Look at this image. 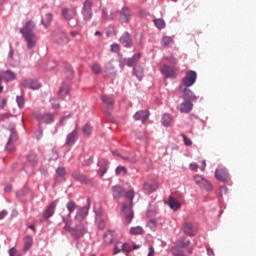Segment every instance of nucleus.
I'll list each match as a JSON object with an SVG mask.
<instances>
[{"instance_id": "nucleus-12", "label": "nucleus", "mask_w": 256, "mask_h": 256, "mask_svg": "<svg viewBox=\"0 0 256 256\" xmlns=\"http://www.w3.org/2000/svg\"><path fill=\"white\" fill-rule=\"evenodd\" d=\"M57 207V203L56 202H52L50 203L45 211H44V216H42L41 221L47 220L48 218H50L51 216H53L55 209Z\"/></svg>"}, {"instance_id": "nucleus-57", "label": "nucleus", "mask_w": 256, "mask_h": 256, "mask_svg": "<svg viewBox=\"0 0 256 256\" xmlns=\"http://www.w3.org/2000/svg\"><path fill=\"white\" fill-rule=\"evenodd\" d=\"M122 251L130 252L131 251V247L127 243H122Z\"/></svg>"}, {"instance_id": "nucleus-27", "label": "nucleus", "mask_w": 256, "mask_h": 256, "mask_svg": "<svg viewBox=\"0 0 256 256\" xmlns=\"http://www.w3.org/2000/svg\"><path fill=\"white\" fill-rule=\"evenodd\" d=\"M167 204L173 210H179L181 208L180 203L172 196L168 199Z\"/></svg>"}, {"instance_id": "nucleus-48", "label": "nucleus", "mask_w": 256, "mask_h": 256, "mask_svg": "<svg viewBox=\"0 0 256 256\" xmlns=\"http://www.w3.org/2000/svg\"><path fill=\"white\" fill-rule=\"evenodd\" d=\"M135 76L138 77V80L141 81L144 77L143 70L134 69Z\"/></svg>"}, {"instance_id": "nucleus-32", "label": "nucleus", "mask_w": 256, "mask_h": 256, "mask_svg": "<svg viewBox=\"0 0 256 256\" xmlns=\"http://www.w3.org/2000/svg\"><path fill=\"white\" fill-rule=\"evenodd\" d=\"M172 122H173V119H172V117L170 115H168V114L163 115V117H162V125L164 127L171 126Z\"/></svg>"}, {"instance_id": "nucleus-61", "label": "nucleus", "mask_w": 256, "mask_h": 256, "mask_svg": "<svg viewBox=\"0 0 256 256\" xmlns=\"http://www.w3.org/2000/svg\"><path fill=\"white\" fill-rule=\"evenodd\" d=\"M102 17H103L104 20L114 19L113 16H108V15H107L106 10H103V15H102Z\"/></svg>"}, {"instance_id": "nucleus-10", "label": "nucleus", "mask_w": 256, "mask_h": 256, "mask_svg": "<svg viewBox=\"0 0 256 256\" xmlns=\"http://www.w3.org/2000/svg\"><path fill=\"white\" fill-rule=\"evenodd\" d=\"M157 189H159V183L156 181L145 182V184L143 185V190L147 194H152V193L156 192Z\"/></svg>"}, {"instance_id": "nucleus-14", "label": "nucleus", "mask_w": 256, "mask_h": 256, "mask_svg": "<svg viewBox=\"0 0 256 256\" xmlns=\"http://www.w3.org/2000/svg\"><path fill=\"white\" fill-rule=\"evenodd\" d=\"M122 213H124L125 219L127 223H131L134 218V213L132 211L131 205H122Z\"/></svg>"}, {"instance_id": "nucleus-37", "label": "nucleus", "mask_w": 256, "mask_h": 256, "mask_svg": "<svg viewBox=\"0 0 256 256\" xmlns=\"http://www.w3.org/2000/svg\"><path fill=\"white\" fill-rule=\"evenodd\" d=\"M200 187L202 189H205L207 191H210L212 189V184L210 182H208L207 179H203L202 183L200 184Z\"/></svg>"}, {"instance_id": "nucleus-45", "label": "nucleus", "mask_w": 256, "mask_h": 256, "mask_svg": "<svg viewBox=\"0 0 256 256\" xmlns=\"http://www.w3.org/2000/svg\"><path fill=\"white\" fill-rule=\"evenodd\" d=\"M125 197H126L127 199H129L130 202H132L133 199H134V197H135V191H134V190H129V191H127V192L125 193Z\"/></svg>"}, {"instance_id": "nucleus-13", "label": "nucleus", "mask_w": 256, "mask_h": 256, "mask_svg": "<svg viewBox=\"0 0 256 256\" xmlns=\"http://www.w3.org/2000/svg\"><path fill=\"white\" fill-rule=\"evenodd\" d=\"M22 86L31 90H39L41 88V83L37 80L28 79L22 82Z\"/></svg>"}, {"instance_id": "nucleus-49", "label": "nucleus", "mask_w": 256, "mask_h": 256, "mask_svg": "<svg viewBox=\"0 0 256 256\" xmlns=\"http://www.w3.org/2000/svg\"><path fill=\"white\" fill-rule=\"evenodd\" d=\"M165 59L171 65H176V63H177V59L173 55H170V56L166 57Z\"/></svg>"}, {"instance_id": "nucleus-23", "label": "nucleus", "mask_w": 256, "mask_h": 256, "mask_svg": "<svg viewBox=\"0 0 256 256\" xmlns=\"http://www.w3.org/2000/svg\"><path fill=\"white\" fill-rule=\"evenodd\" d=\"M88 209H89L88 206L79 209L78 212L76 213L75 219L78 221H83L85 217L88 215Z\"/></svg>"}, {"instance_id": "nucleus-44", "label": "nucleus", "mask_w": 256, "mask_h": 256, "mask_svg": "<svg viewBox=\"0 0 256 256\" xmlns=\"http://www.w3.org/2000/svg\"><path fill=\"white\" fill-rule=\"evenodd\" d=\"M82 132L86 135L89 136L92 132V127L89 124H86L83 128H82Z\"/></svg>"}, {"instance_id": "nucleus-59", "label": "nucleus", "mask_w": 256, "mask_h": 256, "mask_svg": "<svg viewBox=\"0 0 256 256\" xmlns=\"http://www.w3.org/2000/svg\"><path fill=\"white\" fill-rule=\"evenodd\" d=\"M12 191L11 184H4V192L9 193Z\"/></svg>"}, {"instance_id": "nucleus-53", "label": "nucleus", "mask_w": 256, "mask_h": 256, "mask_svg": "<svg viewBox=\"0 0 256 256\" xmlns=\"http://www.w3.org/2000/svg\"><path fill=\"white\" fill-rule=\"evenodd\" d=\"M10 256H21V253L17 251L14 247L9 250Z\"/></svg>"}, {"instance_id": "nucleus-55", "label": "nucleus", "mask_w": 256, "mask_h": 256, "mask_svg": "<svg viewBox=\"0 0 256 256\" xmlns=\"http://www.w3.org/2000/svg\"><path fill=\"white\" fill-rule=\"evenodd\" d=\"M182 137L184 138V143L187 147H191V145H193L191 139H189L186 135H182Z\"/></svg>"}, {"instance_id": "nucleus-46", "label": "nucleus", "mask_w": 256, "mask_h": 256, "mask_svg": "<svg viewBox=\"0 0 256 256\" xmlns=\"http://www.w3.org/2000/svg\"><path fill=\"white\" fill-rule=\"evenodd\" d=\"M121 251H123V246L121 242L116 243V247L114 248V255L119 254Z\"/></svg>"}, {"instance_id": "nucleus-36", "label": "nucleus", "mask_w": 256, "mask_h": 256, "mask_svg": "<svg viewBox=\"0 0 256 256\" xmlns=\"http://www.w3.org/2000/svg\"><path fill=\"white\" fill-rule=\"evenodd\" d=\"M91 69H92L93 73L96 74V75L102 74L101 65L98 64V63H94V64L91 66Z\"/></svg>"}, {"instance_id": "nucleus-60", "label": "nucleus", "mask_w": 256, "mask_h": 256, "mask_svg": "<svg viewBox=\"0 0 256 256\" xmlns=\"http://www.w3.org/2000/svg\"><path fill=\"white\" fill-rule=\"evenodd\" d=\"M206 166H207V164H206V161H205V160L200 161V166H199V168H200L201 171H205Z\"/></svg>"}, {"instance_id": "nucleus-8", "label": "nucleus", "mask_w": 256, "mask_h": 256, "mask_svg": "<svg viewBox=\"0 0 256 256\" xmlns=\"http://www.w3.org/2000/svg\"><path fill=\"white\" fill-rule=\"evenodd\" d=\"M215 178L218 181L227 183L230 180V175L226 168H220L215 170Z\"/></svg>"}, {"instance_id": "nucleus-56", "label": "nucleus", "mask_w": 256, "mask_h": 256, "mask_svg": "<svg viewBox=\"0 0 256 256\" xmlns=\"http://www.w3.org/2000/svg\"><path fill=\"white\" fill-rule=\"evenodd\" d=\"M111 51L114 53H118L120 51V45L115 43L111 46Z\"/></svg>"}, {"instance_id": "nucleus-3", "label": "nucleus", "mask_w": 256, "mask_h": 256, "mask_svg": "<svg viewBox=\"0 0 256 256\" xmlns=\"http://www.w3.org/2000/svg\"><path fill=\"white\" fill-rule=\"evenodd\" d=\"M93 0H84L83 5H82V15L84 21L88 22L92 19L93 17Z\"/></svg>"}, {"instance_id": "nucleus-9", "label": "nucleus", "mask_w": 256, "mask_h": 256, "mask_svg": "<svg viewBox=\"0 0 256 256\" xmlns=\"http://www.w3.org/2000/svg\"><path fill=\"white\" fill-rule=\"evenodd\" d=\"M190 240L183 237L180 240H178V246L173 248V254L174 256H185L182 251L179 250V248H185L189 246Z\"/></svg>"}, {"instance_id": "nucleus-50", "label": "nucleus", "mask_w": 256, "mask_h": 256, "mask_svg": "<svg viewBox=\"0 0 256 256\" xmlns=\"http://www.w3.org/2000/svg\"><path fill=\"white\" fill-rule=\"evenodd\" d=\"M122 160L127 161L130 164H135L137 159L135 157H124L122 156Z\"/></svg>"}, {"instance_id": "nucleus-38", "label": "nucleus", "mask_w": 256, "mask_h": 256, "mask_svg": "<svg viewBox=\"0 0 256 256\" xmlns=\"http://www.w3.org/2000/svg\"><path fill=\"white\" fill-rule=\"evenodd\" d=\"M67 210L69 211V215L77 209V204L73 201H70L66 205Z\"/></svg>"}, {"instance_id": "nucleus-29", "label": "nucleus", "mask_w": 256, "mask_h": 256, "mask_svg": "<svg viewBox=\"0 0 256 256\" xmlns=\"http://www.w3.org/2000/svg\"><path fill=\"white\" fill-rule=\"evenodd\" d=\"M113 240H114V233L113 231H107L105 234H104V242L105 244L107 245H111L113 243Z\"/></svg>"}, {"instance_id": "nucleus-64", "label": "nucleus", "mask_w": 256, "mask_h": 256, "mask_svg": "<svg viewBox=\"0 0 256 256\" xmlns=\"http://www.w3.org/2000/svg\"><path fill=\"white\" fill-rule=\"evenodd\" d=\"M198 168H199V166L196 163H191L190 164V169L192 171H197Z\"/></svg>"}, {"instance_id": "nucleus-63", "label": "nucleus", "mask_w": 256, "mask_h": 256, "mask_svg": "<svg viewBox=\"0 0 256 256\" xmlns=\"http://www.w3.org/2000/svg\"><path fill=\"white\" fill-rule=\"evenodd\" d=\"M148 225H149V227L154 228V227H156V225H157V221L154 220V219H152V220L149 221Z\"/></svg>"}, {"instance_id": "nucleus-5", "label": "nucleus", "mask_w": 256, "mask_h": 256, "mask_svg": "<svg viewBox=\"0 0 256 256\" xmlns=\"http://www.w3.org/2000/svg\"><path fill=\"white\" fill-rule=\"evenodd\" d=\"M190 86H184L180 85L179 90L182 94V98L186 101H192L195 102L197 100V96L193 93L191 89H189Z\"/></svg>"}, {"instance_id": "nucleus-54", "label": "nucleus", "mask_w": 256, "mask_h": 256, "mask_svg": "<svg viewBox=\"0 0 256 256\" xmlns=\"http://www.w3.org/2000/svg\"><path fill=\"white\" fill-rule=\"evenodd\" d=\"M59 158V154L56 151L51 152V157H49V161H56Z\"/></svg>"}, {"instance_id": "nucleus-26", "label": "nucleus", "mask_w": 256, "mask_h": 256, "mask_svg": "<svg viewBox=\"0 0 256 256\" xmlns=\"http://www.w3.org/2000/svg\"><path fill=\"white\" fill-rule=\"evenodd\" d=\"M70 93V85L63 84L59 89V97L65 98Z\"/></svg>"}, {"instance_id": "nucleus-62", "label": "nucleus", "mask_w": 256, "mask_h": 256, "mask_svg": "<svg viewBox=\"0 0 256 256\" xmlns=\"http://www.w3.org/2000/svg\"><path fill=\"white\" fill-rule=\"evenodd\" d=\"M148 256H155V249L153 246L149 247Z\"/></svg>"}, {"instance_id": "nucleus-41", "label": "nucleus", "mask_w": 256, "mask_h": 256, "mask_svg": "<svg viewBox=\"0 0 256 256\" xmlns=\"http://www.w3.org/2000/svg\"><path fill=\"white\" fill-rule=\"evenodd\" d=\"M32 244H33V238L30 236H27L25 238V249L29 250L32 247Z\"/></svg>"}, {"instance_id": "nucleus-1", "label": "nucleus", "mask_w": 256, "mask_h": 256, "mask_svg": "<svg viewBox=\"0 0 256 256\" xmlns=\"http://www.w3.org/2000/svg\"><path fill=\"white\" fill-rule=\"evenodd\" d=\"M64 223L63 231L68 232L75 239H81L85 236L86 226L84 224H78L74 228L71 227L72 219L71 214H68L66 217H62Z\"/></svg>"}, {"instance_id": "nucleus-35", "label": "nucleus", "mask_w": 256, "mask_h": 256, "mask_svg": "<svg viewBox=\"0 0 256 256\" xmlns=\"http://www.w3.org/2000/svg\"><path fill=\"white\" fill-rule=\"evenodd\" d=\"M174 43L173 39L169 36H165L162 38V45L164 47H170Z\"/></svg>"}, {"instance_id": "nucleus-40", "label": "nucleus", "mask_w": 256, "mask_h": 256, "mask_svg": "<svg viewBox=\"0 0 256 256\" xmlns=\"http://www.w3.org/2000/svg\"><path fill=\"white\" fill-rule=\"evenodd\" d=\"M72 177L75 179V180H78L80 182H85L86 181V177L85 175L81 174V173H74L72 174Z\"/></svg>"}, {"instance_id": "nucleus-20", "label": "nucleus", "mask_w": 256, "mask_h": 256, "mask_svg": "<svg viewBox=\"0 0 256 256\" xmlns=\"http://www.w3.org/2000/svg\"><path fill=\"white\" fill-rule=\"evenodd\" d=\"M131 18V11L128 8H123L120 11V22L122 23H129Z\"/></svg>"}, {"instance_id": "nucleus-39", "label": "nucleus", "mask_w": 256, "mask_h": 256, "mask_svg": "<svg viewBox=\"0 0 256 256\" xmlns=\"http://www.w3.org/2000/svg\"><path fill=\"white\" fill-rule=\"evenodd\" d=\"M128 170L125 166H118L116 167V175H126Z\"/></svg>"}, {"instance_id": "nucleus-19", "label": "nucleus", "mask_w": 256, "mask_h": 256, "mask_svg": "<svg viewBox=\"0 0 256 256\" xmlns=\"http://www.w3.org/2000/svg\"><path fill=\"white\" fill-rule=\"evenodd\" d=\"M183 229L184 233L188 236H195L197 234V228L191 223H185Z\"/></svg>"}, {"instance_id": "nucleus-17", "label": "nucleus", "mask_w": 256, "mask_h": 256, "mask_svg": "<svg viewBox=\"0 0 256 256\" xmlns=\"http://www.w3.org/2000/svg\"><path fill=\"white\" fill-rule=\"evenodd\" d=\"M120 43H122V45L125 47V48H129L133 45V41H132V38H131V35L127 32H125L122 37H120Z\"/></svg>"}, {"instance_id": "nucleus-51", "label": "nucleus", "mask_w": 256, "mask_h": 256, "mask_svg": "<svg viewBox=\"0 0 256 256\" xmlns=\"http://www.w3.org/2000/svg\"><path fill=\"white\" fill-rule=\"evenodd\" d=\"M57 174L61 177L66 175V168L65 167H58L57 168Z\"/></svg>"}, {"instance_id": "nucleus-58", "label": "nucleus", "mask_w": 256, "mask_h": 256, "mask_svg": "<svg viewBox=\"0 0 256 256\" xmlns=\"http://www.w3.org/2000/svg\"><path fill=\"white\" fill-rule=\"evenodd\" d=\"M28 161L31 162V163H35L37 161L36 154L29 155Z\"/></svg>"}, {"instance_id": "nucleus-24", "label": "nucleus", "mask_w": 256, "mask_h": 256, "mask_svg": "<svg viewBox=\"0 0 256 256\" xmlns=\"http://www.w3.org/2000/svg\"><path fill=\"white\" fill-rule=\"evenodd\" d=\"M113 196L116 200H119L124 194V188L122 186H113L112 187Z\"/></svg>"}, {"instance_id": "nucleus-18", "label": "nucleus", "mask_w": 256, "mask_h": 256, "mask_svg": "<svg viewBox=\"0 0 256 256\" xmlns=\"http://www.w3.org/2000/svg\"><path fill=\"white\" fill-rule=\"evenodd\" d=\"M149 119V113L148 111H139L137 113H135L134 115V120L136 121H140L145 124Z\"/></svg>"}, {"instance_id": "nucleus-6", "label": "nucleus", "mask_w": 256, "mask_h": 256, "mask_svg": "<svg viewBox=\"0 0 256 256\" xmlns=\"http://www.w3.org/2000/svg\"><path fill=\"white\" fill-rule=\"evenodd\" d=\"M197 81V73L193 70H189L186 76L182 79L181 86L192 87Z\"/></svg>"}, {"instance_id": "nucleus-33", "label": "nucleus", "mask_w": 256, "mask_h": 256, "mask_svg": "<svg viewBox=\"0 0 256 256\" xmlns=\"http://www.w3.org/2000/svg\"><path fill=\"white\" fill-rule=\"evenodd\" d=\"M108 167H109V162L107 160H104L99 170L100 177H103V175L106 174Z\"/></svg>"}, {"instance_id": "nucleus-11", "label": "nucleus", "mask_w": 256, "mask_h": 256, "mask_svg": "<svg viewBox=\"0 0 256 256\" xmlns=\"http://www.w3.org/2000/svg\"><path fill=\"white\" fill-rule=\"evenodd\" d=\"M76 15H77L76 8H64L62 10V16L67 21L74 19L76 17Z\"/></svg>"}, {"instance_id": "nucleus-31", "label": "nucleus", "mask_w": 256, "mask_h": 256, "mask_svg": "<svg viewBox=\"0 0 256 256\" xmlns=\"http://www.w3.org/2000/svg\"><path fill=\"white\" fill-rule=\"evenodd\" d=\"M103 103L108 106L109 108H112L115 104L114 98L106 96V95H102L101 97Z\"/></svg>"}, {"instance_id": "nucleus-34", "label": "nucleus", "mask_w": 256, "mask_h": 256, "mask_svg": "<svg viewBox=\"0 0 256 256\" xmlns=\"http://www.w3.org/2000/svg\"><path fill=\"white\" fill-rule=\"evenodd\" d=\"M154 24L159 30L164 29L166 25L163 18L154 19Z\"/></svg>"}, {"instance_id": "nucleus-15", "label": "nucleus", "mask_w": 256, "mask_h": 256, "mask_svg": "<svg viewBox=\"0 0 256 256\" xmlns=\"http://www.w3.org/2000/svg\"><path fill=\"white\" fill-rule=\"evenodd\" d=\"M78 135H79V130H77V128H76L73 132H71L70 134L67 135L66 145L68 147H72V145H75Z\"/></svg>"}, {"instance_id": "nucleus-47", "label": "nucleus", "mask_w": 256, "mask_h": 256, "mask_svg": "<svg viewBox=\"0 0 256 256\" xmlns=\"http://www.w3.org/2000/svg\"><path fill=\"white\" fill-rule=\"evenodd\" d=\"M203 181L204 178L201 175H194V183L198 184V186H201Z\"/></svg>"}, {"instance_id": "nucleus-25", "label": "nucleus", "mask_w": 256, "mask_h": 256, "mask_svg": "<svg viewBox=\"0 0 256 256\" xmlns=\"http://www.w3.org/2000/svg\"><path fill=\"white\" fill-rule=\"evenodd\" d=\"M16 79L15 74L12 71H5L2 73V80L5 82H11Z\"/></svg>"}, {"instance_id": "nucleus-30", "label": "nucleus", "mask_w": 256, "mask_h": 256, "mask_svg": "<svg viewBox=\"0 0 256 256\" xmlns=\"http://www.w3.org/2000/svg\"><path fill=\"white\" fill-rule=\"evenodd\" d=\"M129 233L134 236L144 235L145 231L141 226L130 228Z\"/></svg>"}, {"instance_id": "nucleus-7", "label": "nucleus", "mask_w": 256, "mask_h": 256, "mask_svg": "<svg viewBox=\"0 0 256 256\" xmlns=\"http://www.w3.org/2000/svg\"><path fill=\"white\" fill-rule=\"evenodd\" d=\"M9 130L11 132L9 141L5 147L6 152L12 153L15 149L14 143L17 140V133L15 132V128L13 125H10Z\"/></svg>"}, {"instance_id": "nucleus-43", "label": "nucleus", "mask_w": 256, "mask_h": 256, "mask_svg": "<svg viewBox=\"0 0 256 256\" xmlns=\"http://www.w3.org/2000/svg\"><path fill=\"white\" fill-rule=\"evenodd\" d=\"M16 102H17V105L20 109H22L25 105V100H24L23 96H17L16 97Z\"/></svg>"}, {"instance_id": "nucleus-2", "label": "nucleus", "mask_w": 256, "mask_h": 256, "mask_svg": "<svg viewBox=\"0 0 256 256\" xmlns=\"http://www.w3.org/2000/svg\"><path fill=\"white\" fill-rule=\"evenodd\" d=\"M35 29H36V26L34 22H32V20H29L26 26H24V28H21L20 30V32L22 33L23 37L27 42V47L29 49H33L37 42L36 35L33 32V30Z\"/></svg>"}, {"instance_id": "nucleus-22", "label": "nucleus", "mask_w": 256, "mask_h": 256, "mask_svg": "<svg viewBox=\"0 0 256 256\" xmlns=\"http://www.w3.org/2000/svg\"><path fill=\"white\" fill-rule=\"evenodd\" d=\"M141 57H142L141 53L134 54L130 59H128L126 61V65L128 67H134V65H137V63L141 59Z\"/></svg>"}, {"instance_id": "nucleus-21", "label": "nucleus", "mask_w": 256, "mask_h": 256, "mask_svg": "<svg viewBox=\"0 0 256 256\" xmlns=\"http://www.w3.org/2000/svg\"><path fill=\"white\" fill-rule=\"evenodd\" d=\"M193 109V104L189 100H184L179 106V110L182 113H189Z\"/></svg>"}, {"instance_id": "nucleus-4", "label": "nucleus", "mask_w": 256, "mask_h": 256, "mask_svg": "<svg viewBox=\"0 0 256 256\" xmlns=\"http://www.w3.org/2000/svg\"><path fill=\"white\" fill-rule=\"evenodd\" d=\"M55 115L56 114H52L49 112L33 114V116L36 120H38L40 123H44V124H52L54 122Z\"/></svg>"}, {"instance_id": "nucleus-16", "label": "nucleus", "mask_w": 256, "mask_h": 256, "mask_svg": "<svg viewBox=\"0 0 256 256\" xmlns=\"http://www.w3.org/2000/svg\"><path fill=\"white\" fill-rule=\"evenodd\" d=\"M161 72L162 74L166 77V78H176L177 77V74L174 70V68L168 66V65H164L162 68H161Z\"/></svg>"}, {"instance_id": "nucleus-42", "label": "nucleus", "mask_w": 256, "mask_h": 256, "mask_svg": "<svg viewBox=\"0 0 256 256\" xmlns=\"http://www.w3.org/2000/svg\"><path fill=\"white\" fill-rule=\"evenodd\" d=\"M56 42L58 44H66L67 41V36L65 34L60 35L58 38H56Z\"/></svg>"}, {"instance_id": "nucleus-28", "label": "nucleus", "mask_w": 256, "mask_h": 256, "mask_svg": "<svg viewBox=\"0 0 256 256\" xmlns=\"http://www.w3.org/2000/svg\"><path fill=\"white\" fill-rule=\"evenodd\" d=\"M52 21H53V14L46 13L44 14V16H42V25H44V27H48Z\"/></svg>"}, {"instance_id": "nucleus-52", "label": "nucleus", "mask_w": 256, "mask_h": 256, "mask_svg": "<svg viewBox=\"0 0 256 256\" xmlns=\"http://www.w3.org/2000/svg\"><path fill=\"white\" fill-rule=\"evenodd\" d=\"M13 117V115L11 114V113H9V112H4V113H2V115H1V120L2 121H5V120H7V119H9V118H12Z\"/></svg>"}]
</instances>
